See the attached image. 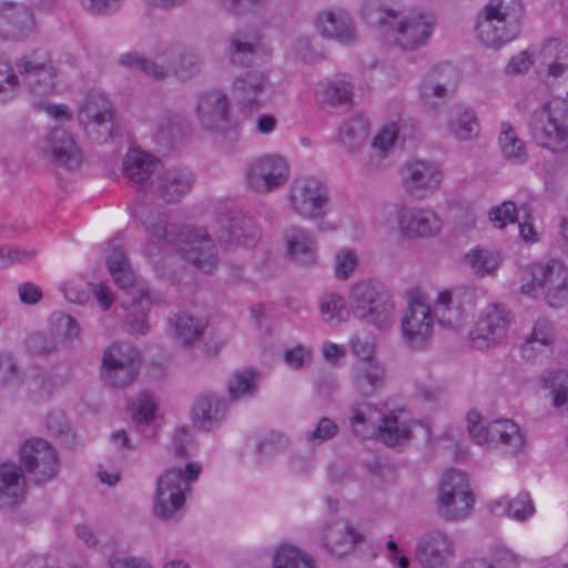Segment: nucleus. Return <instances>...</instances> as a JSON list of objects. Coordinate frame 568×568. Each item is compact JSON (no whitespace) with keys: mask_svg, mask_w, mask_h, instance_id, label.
I'll return each instance as SVG.
<instances>
[{"mask_svg":"<svg viewBox=\"0 0 568 568\" xmlns=\"http://www.w3.org/2000/svg\"><path fill=\"white\" fill-rule=\"evenodd\" d=\"M488 215L496 227L503 229L517 221V207L514 202L505 201L500 205L491 207Z\"/></svg>","mask_w":568,"mask_h":568,"instance_id":"obj_60","label":"nucleus"},{"mask_svg":"<svg viewBox=\"0 0 568 568\" xmlns=\"http://www.w3.org/2000/svg\"><path fill=\"white\" fill-rule=\"evenodd\" d=\"M274 568H316L314 559L291 545L281 546L273 558Z\"/></svg>","mask_w":568,"mask_h":568,"instance_id":"obj_44","label":"nucleus"},{"mask_svg":"<svg viewBox=\"0 0 568 568\" xmlns=\"http://www.w3.org/2000/svg\"><path fill=\"white\" fill-rule=\"evenodd\" d=\"M338 426L328 417H322L313 430L305 434V439L312 445H321L337 435Z\"/></svg>","mask_w":568,"mask_h":568,"instance_id":"obj_59","label":"nucleus"},{"mask_svg":"<svg viewBox=\"0 0 568 568\" xmlns=\"http://www.w3.org/2000/svg\"><path fill=\"white\" fill-rule=\"evenodd\" d=\"M398 138V126L392 122L385 125L374 138L372 148L379 154L385 155L390 148L394 146L396 139Z\"/></svg>","mask_w":568,"mask_h":568,"instance_id":"obj_64","label":"nucleus"},{"mask_svg":"<svg viewBox=\"0 0 568 568\" xmlns=\"http://www.w3.org/2000/svg\"><path fill=\"white\" fill-rule=\"evenodd\" d=\"M227 404L217 394H200L192 408V420L201 430H211L225 418Z\"/></svg>","mask_w":568,"mask_h":568,"instance_id":"obj_34","label":"nucleus"},{"mask_svg":"<svg viewBox=\"0 0 568 568\" xmlns=\"http://www.w3.org/2000/svg\"><path fill=\"white\" fill-rule=\"evenodd\" d=\"M367 121L363 116H355L341 128V138L344 143L353 145L366 139Z\"/></svg>","mask_w":568,"mask_h":568,"instance_id":"obj_56","label":"nucleus"},{"mask_svg":"<svg viewBox=\"0 0 568 568\" xmlns=\"http://www.w3.org/2000/svg\"><path fill=\"white\" fill-rule=\"evenodd\" d=\"M323 320L327 323L341 322L346 318L347 311L344 298L336 293H326L320 300Z\"/></svg>","mask_w":568,"mask_h":568,"instance_id":"obj_51","label":"nucleus"},{"mask_svg":"<svg viewBox=\"0 0 568 568\" xmlns=\"http://www.w3.org/2000/svg\"><path fill=\"white\" fill-rule=\"evenodd\" d=\"M195 114L201 128L214 135H222L234 128L229 95L212 89L196 98Z\"/></svg>","mask_w":568,"mask_h":568,"instance_id":"obj_14","label":"nucleus"},{"mask_svg":"<svg viewBox=\"0 0 568 568\" xmlns=\"http://www.w3.org/2000/svg\"><path fill=\"white\" fill-rule=\"evenodd\" d=\"M509 323L507 311L493 304L487 306L476 323L470 336L477 347L489 346L505 336Z\"/></svg>","mask_w":568,"mask_h":568,"instance_id":"obj_27","label":"nucleus"},{"mask_svg":"<svg viewBox=\"0 0 568 568\" xmlns=\"http://www.w3.org/2000/svg\"><path fill=\"white\" fill-rule=\"evenodd\" d=\"M108 246L110 252L106 255V266L111 276L120 288H131L134 283V274L121 240L114 237L109 241Z\"/></svg>","mask_w":568,"mask_h":568,"instance_id":"obj_36","label":"nucleus"},{"mask_svg":"<svg viewBox=\"0 0 568 568\" xmlns=\"http://www.w3.org/2000/svg\"><path fill=\"white\" fill-rule=\"evenodd\" d=\"M363 534L358 532L346 520L334 519L323 524L320 530L321 546L331 555L341 557L363 541Z\"/></svg>","mask_w":568,"mask_h":568,"instance_id":"obj_25","label":"nucleus"},{"mask_svg":"<svg viewBox=\"0 0 568 568\" xmlns=\"http://www.w3.org/2000/svg\"><path fill=\"white\" fill-rule=\"evenodd\" d=\"M288 205L303 220L317 222L320 231L334 230V224L325 222L331 210L328 187L313 176L296 178L288 189Z\"/></svg>","mask_w":568,"mask_h":568,"instance_id":"obj_6","label":"nucleus"},{"mask_svg":"<svg viewBox=\"0 0 568 568\" xmlns=\"http://www.w3.org/2000/svg\"><path fill=\"white\" fill-rule=\"evenodd\" d=\"M434 314L426 300L412 295L400 317V331L404 343L414 349L425 348L433 335Z\"/></svg>","mask_w":568,"mask_h":568,"instance_id":"obj_11","label":"nucleus"},{"mask_svg":"<svg viewBox=\"0 0 568 568\" xmlns=\"http://www.w3.org/2000/svg\"><path fill=\"white\" fill-rule=\"evenodd\" d=\"M201 466L189 463L185 468H170L158 478L154 500V514L165 520L178 519L183 510L185 493L190 483L195 481Z\"/></svg>","mask_w":568,"mask_h":568,"instance_id":"obj_7","label":"nucleus"},{"mask_svg":"<svg viewBox=\"0 0 568 568\" xmlns=\"http://www.w3.org/2000/svg\"><path fill=\"white\" fill-rule=\"evenodd\" d=\"M42 155L54 165L68 170L78 169L83 160L74 138L62 128L51 130L42 148Z\"/></svg>","mask_w":568,"mask_h":568,"instance_id":"obj_22","label":"nucleus"},{"mask_svg":"<svg viewBox=\"0 0 568 568\" xmlns=\"http://www.w3.org/2000/svg\"><path fill=\"white\" fill-rule=\"evenodd\" d=\"M27 486L22 469L13 463L0 464V508L16 509L26 499Z\"/></svg>","mask_w":568,"mask_h":568,"instance_id":"obj_32","label":"nucleus"},{"mask_svg":"<svg viewBox=\"0 0 568 568\" xmlns=\"http://www.w3.org/2000/svg\"><path fill=\"white\" fill-rule=\"evenodd\" d=\"M545 388L549 389L555 407H562L568 403V372L558 369L549 373L545 378Z\"/></svg>","mask_w":568,"mask_h":568,"instance_id":"obj_50","label":"nucleus"},{"mask_svg":"<svg viewBox=\"0 0 568 568\" xmlns=\"http://www.w3.org/2000/svg\"><path fill=\"white\" fill-rule=\"evenodd\" d=\"M230 61L234 65L250 67L256 61V45L242 34L235 33L230 38Z\"/></svg>","mask_w":568,"mask_h":568,"instance_id":"obj_46","label":"nucleus"},{"mask_svg":"<svg viewBox=\"0 0 568 568\" xmlns=\"http://www.w3.org/2000/svg\"><path fill=\"white\" fill-rule=\"evenodd\" d=\"M38 30L36 12L26 2L0 1V40L23 42L33 37Z\"/></svg>","mask_w":568,"mask_h":568,"instance_id":"obj_15","label":"nucleus"},{"mask_svg":"<svg viewBox=\"0 0 568 568\" xmlns=\"http://www.w3.org/2000/svg\"><path fill=\"white\" fill-rule=\"evenodd\" d=\"M20 89V78L17 69L8 60L0 57V102L13 100Z\"/></svg>","mask_w":568,"mask_h":568,"instance_id":"obj_48","label":"nucleus"},{"mask_svg":"<svg viewBox=\"0 0 568 568\" xmlns=\"http://www.w3.org/2000/svg\"><path fill=\"white\" fill-rule=\"evenodd\" d=\"M134 215L145 227L151 242L158 241L164 250H174L199 271L207 274L214 272L219 256L215 244L205 230L185 226L176 231L169 223L165 213L154 211L146 204H138Z\"/></svg>","mask_w":568,"mask_h":568,"instance_id":"obj_1","label":"nucleus"},{"mask_svg":"<svg viewBox=\"0 0 568 568\" xmlns=\"http://www.w3.org/2000/svg\"><path fill=\"white\" fill-rule=\"evenodd\" d=\"M151 304V296L149 290H139L138 294H132V312H139L142 316L135 317L130 321L132 331L139 334H146L149 332V324L145 320V313Z\"/></svg>","mask_w":568,"mask_h":568,"instance_id":"obj_54","label":"nucleus"},{"mask_svg":"<svg viewBox=\"0 0 568 568\" xmlns=\"http://www.w3.org/2000/svg\"><path fill=\"white\" fill-rule=\"evenodd\" d=\"M471 294L468 292H440L436 300L435 314L439 324L448 327L463 325L471 312Z\"/></svg>","mask_w":568,"mask_h":568,"instance_id":"obj_30","label":"nucleus"},{"mask_svg":"<svg viewBox=\"0 0 568 568\" xmlns=\"http://www.w3.org/2000/svg\"><path fill=\"white\" fill-rule=\"evenodd\" d=\"M290 179V165L278 154H265L254 160L245 172L246 187L255 194L281 189Z\"/></svg>","mask_w":568,"mask_h":568,"instance_id":"obj_12","label":"nucleus"},{"mask_svg":"<svg viewBox=\"0 0 568 568\" xmlns=\"http://www.w3.org/2000/svg\"><path fill=\"white\" fill-rule=\"evenodd\" d=\"M523 16L521 0H489L477 24L480 41L491 48L513 41L520 32Z\"/></svg>","mask_w":568,"mask_h":568,"instance_id":"obj_5","label":"nucleus"},{"mask_svg":"<svg viewBox=\"0 0 568 568\" xmlns=\"http://www.w3.org/2000/svg\"><path fill=\"white\" fill-rule=\"evenodd\" d=\"M80 125L95 142L108 141L113 133V109L106 95L91 90L87 93L78 112Z\"/></svg>","mask_w":568,"mask_h":568,"instance_id":"obj_10","label":"nucleus"},{"mask_svg":"<svg viewBox=\"0 0 568 568\" xmlns=\"http://www.w3.org/2000/svg\"><path fill=\"white\" fill-rule=\"evenodd\" d=\"M457 80L456 68L448 63L429 70L419 85V98L423 105L428 110H436L455 91Z\"/></svg>","mask_w":568,"mask_h":568,"instance_id":"obj_18","label":"nucleus"},{"mask_svg":"<svg viewBox=\"0 0 568 568\" xmlns=\"http://www.w3.org/2000/svg\"><path fill=\"white\" fill-rule=\"evenodd\" d=\"M438 495H443V499L446 501L452 498V496H468L474 495V493L470 489L466 473L449 469L442 477Z\"/></svg>","mask_w":568,"mask_h":568,"instance_id":"obj_45","label":"nucleus"},{"mask_svg":"<svg viewBox=\"0 0 568 568\" xmlns=\"http://www.w3.org/2000/svg\"><path fill=\"white\" fill-rule=\"evenodd\" d=\"M467 258L469 260L474 271L480 275H486L494 272L499 265L498 256L488 250H473L467 255Z\"/></svg>","mask_w":568,"mask_h":568,"instance_id":"obj_55","label":"nucleus"},{"mask_svg":"<svg viewBox=\"0 0 568 568\" xmlns=\"http://www.w3.org/2000/svg\"><path fill=\"white\" fill-rule=\"evenodd\" d=\"M361 13L369 26L387 29L394 26L398 11L386 4L384 0H364Z\"/></svg>","mask_w":568,"mask_h":568,"instance_id":"obj_39","label":"nucleus"},{"mask_svg":"<svg viewBox=\"0 0 568 568\" xmlns=\"http://www.w3.org/2000/svg\"><path fill=\"white\" fill-rule=\"evenodd\" d=\"M14 68L22 82L32 93L47 95L57 85L53 61L45 50H34L16 60Z\"/></svg>","mask_w":568,"mask_h":568,"instance_id":"obj_9","label":"nucleus"},{"mask_svg":"<svg viewBox=\"0 0 568 568\" xmlns=\"http://www.w3.org/2000/svg\"><path fill=\"white\" fill-rule=\"evenodd\" d=\"M20 458L36 483H45L57 475L58 455L54 448L42 438L26 440L20 449Z\"/></svg>","mask_w":568,"mask_h":568,"instance_id":"obj_16","label":"nucleus"},{"mask_svg":"<svg viewBox=\"0 0 568 568\" xmlns=\"http://www.w3.org/2000/svg\"><path fill=\"white\" fill-rule=\"evenodd\" d=\"M528 129L534 143L557 160H568V99L552 98L531 113Z\"/></svg>","mask_w":568,"mask_h":568,"instance_id":"obj_2","label":"nucleus"},{"mask_svg":"<svg viewBox=\"0 0 568 568\" xmlns=\"http://www.w3.org/2000/svg\"><path fill=\"white\" fill-rule=\"evenodd\" d=\"M499 145L501 153L506 159L518 164H524L528 161L526 144L517 135L514 126L509 122L501 123Z\"/></svg>","mask_w":568,"mask_h":568,"instance_id":"obj_40","label":"nucleus"},{"mask_svg":"<svg viewBox=\"0 0 568 568\" xmlns=\"http://www.w3.org/2000/svg\"><path fill=\"white\" fill-rule=\"evenodd\" d=\"M510 518L524 523L531 518L536 511L534 501L530 495L521 491L514 499H509Z\"/></svg>","mask_w":568,"mask_h":568,"instance_id":"obj_58","label":"nucleus"},{"mask_svg":"<svg viewBox=\"0 0 568 568\" xmlns=\"http://www.w3.org/2000/svg\"><path fill=\"white\" fill-rule=\"evenodd\" d=\"M384 385L385 368L378 361H359L353 366L352 386L359 396H374Z\"/></svg>","mask_w":568,"mask_h":568,"instance_id":"obj_35","label":"nucleus"},{"mask_svg":"<svg viewBox=\"0 0 568 568\" xmlns=\"http://www.w3.org/2000/svg\"><path fill=\"white\" fill-rule=\"evenodd\" d=\"M288 438L278 432H271L256 444V450L261 455L271 456L277 454L288 446Z\"/></svg>","mask_w":568,"mask_h":568,"instance_id":"obj_61","label":"nucleus"},{"mask_svg":"<svg viewBox=\"0 0 568 568\" xmlns=\"http://www.w3.org/2000/svg\"><path fill=\"white\" fill-rule=\"evenodd\" d=\"M286 255L295 263L310 266L316 263L318 244L315 235L303 226L292 225L284 232Z\"/></svg>","mask_w":568,"mask_h":568,"instance_id":"obj_31","label":"nucleus"},{"mask_svg":"<svg viewBox=\"0 0 568 568\" xmlns=\"http://www.w3.org/2000/svg\"><path fill=\"white\" fill-rule=\"evenodd\" d=\"M475 496H452L448 500L443 499V495H438L436 499V508L438 515L446 521L465 520L474 509Z\"/></svg>","mask_w":568,"mask_h":568,"instance_id":"obj_38","label":"nucleus"},{"mask_svg":"<svg viewBox=\"0 0 568 568\" xmlns=\"http://www.w3.org/2000/svg\"><path fill=\"white\" fill-rule=\"evenodd\" d=\"M80 2L85 11L99 17H110L123 4V0H80Z\"/></svg>","mask_w":568,"mask_h":568,"instance_id":"obj_62","label":"nucleus"},{"mask_svg":"<svg viewBox=\"0 0 568 568\" xmlns=\"http://www.w3.org/2000/svg\"><path fill=\"white\" fill-rule=\"evenodd\" d=\"M532 285L545 291L546 301L551 307H560L568 296V270L557 260H550L545 266L532 272Z\"/></svg>","mask_w":568,"mask_h":568,"instance_id":"obj_20","label":"nucleus"},{"mask_svg":"<svg viewBox=\"0 0 568 568\" xmlns=\"http://www.w3.org/2000/svg\"><path fill=\"white\" fill-rule=\"evenodd\" d=\"M315 28L323 37L341 43H349L355 39L352 18L342 8L320 11L315 18Z\"/></svg>","mask_w":568,"mask_h":568,"instance_id":"obj_33","label":"nucleus"},{"mask_svg":"<svg viewBox=\"0 0 568 568\" xmlns=\"http://www.w3.org/2000/svg\"><path fill=\"white\" fill-rule=\"evenodd\" d=\"M119 63L125 68L139 70L156 80L163 79L168 73L163 65L148 60L135 52L122 54Z\"/></svg>","mask_w":568,"mask_h":568,"instance_id":"obj_49","label":"nucleus"},{"mask_svg":"<svg viewBox=\"0 0 568 568\" xmlns=\"http://www.w3.org/2000/svg\"><path fill=\"white\" fill-rule=\"evenodd\" d=\"M466 420L468 433L478 445L501 447L511 455L519 453L525 446L519 426L510 419H496L486 425L478 412L470 410Z\"/></svg>","mask_w":568,"mask_h":568,"instance_id":"obj_8","label":"nucleus"},{"mask_svg":"<svg viewBox=\"0 0 568 568\" xmlns=\"http://www.w3.org/2000/svg\"><path fill=\"white\" fill-rule=\"evenodd\" d=\"M554 341L552 326L547 320H539L536 322L530 337L521 347V355L527 361L536 358V352L549 346Z\"/></svg>","mask_w":568,"mask_h":568,"instance_id":"obj_43","label":"nucleus"},{"mask_svg":"<svg viewBox=\"0 0 568 568\" xmlns=\"http://www.w3.org/2000/svg\"><path fill=\"white\" fill-rule=\"evenodd\" d=\"M323 102L332 106L348 105L352 103V85L344 81H332L326 84L322 93Z\"/></svg>","mask_w":568,"mask_h":568,"instance_id":"obj_52","label":"nucleus"},{"mask_svg":"<svg viewBox=\"0 0 568 568\" xmlns=\"http://www.w3.org/2000/svg\"><path fill=\"white\" fill-rule=\"evenodd\" d=\"M136 426L149 425L154 418L155 404L151 397L142 393L128 406Z\"/></svg>","mask_w":568,"mask_h":568,"instance_id":"obj_53","label":"nucleus"},{"mask_svg":"<svg viewBox=\"0 0 568 568\" xmlns=\"http://www.w3.org/2000/svg\"><path fill=\"white\" fill-rule=\"evenodd\" d=\"M435 18L432 13L414 10L399 17L390 27L396 42L404 50H415L425 45L433 33Z\"/></svg>","mask_w":568,"mask_h":568,"instance_id":"obj_17","label":"nucleus"},{"mask_svg":"<svg viewBox=\"0 0 568 568\" xmlns=\"http://www.w3.org/2000/svg\"><path fill=\"white\" fill-rule=\"evenodd\" d=\"M400 233L409 239L430 237L438 233L440 219L429 209L402 206L396 212Z\"/></svg>","mask_w":568,"mask_h":568,"instance_id":"obj_23","label":"nucleus"},{"mask_svg":"<svg viewBox=\"0 0 568 568\" xmlns=\"http://www.w3.org/2000/svg\"><path fill=\"white\" fill-rule=\"evenodd\" d=\"M444 179V172L434 161L414 159L400 169L403 191L414 200H425L436 193Z\"/></svg>","mask_w":568,"mask_h":568,"instance_id":"obj_13","label":"nucleus"},{"mask_svg":"<svg viewBox=\"0 0 568 568\" xmlns=\"http://www.w3.org/2000/svg\"><path fill=\"white\" fill-rule=\"evenodd\" d=\"M351 425L353 430L363 437L377 434L390 447L408 442L415 429L423 430L426 437L429 436L428 429L423 424L400 420L394 413L383 415L368 404L353 409Z\"/></svg>","mask_w":568,"mask_h":568,"instance_id":"obj_4","label":"nucleus"},{"mask_svg":"<svg viewBox=\"0 0 568 568\" xmlns=\"http://www.w3.org/2000/svg\"><path fill=\"white\" fill-rule=\"evenodd\" d=\"M268 89V73L263 70L244 72L233 82V95L242 110L258 106Z\"/></svg>","mask_w":568,"mask_h":568,"instance_id":"obj_26","label":"nucleus"},{"mask_svg":"<svg viewBox=\"0 0 568 568\" xmlns=\"http://www.w3.org/2000/svg\"><path fill=\"white\" fill-rule=\"evenodd\" d=\"M193 182L194 176L186 168L161 169L150 191L168 203H176L191 191Z\"/></svg>","mask_w":568,"mask_h":568,"instance_id":"obj_28","label":"nucleus"},{"mask_svg":"<svg viewBox=\"0 0 568 568\" xmlns=\"http://www.w3.org/2000/svg\"><path fill=\"white\" fill-rule=\"evenodd\" d=\"M358 260L351 250L339 251L335 255V275L339 280L348 278L356 270Z\"/></svg>","mask_w":568,"mask_h":568,"instance_id":"obj_63","label":"nucleus"},{"mask_svg":"<svg viewBox=\"0 0 568 568\" xmlns=\"http://www.w3.org/2000/svg\"><path fill=\"white\" fill-rule=\"evenodd\" d=\"M258 373L252 368L235 371L229 382L227 389L233 400L252 398L257 392Z\"/></svg>","mask_w":568,"mask_h":568,"instance_id":"obj_42","label":"nucleus"},{"mask_svg":"<svg viewBox=\"0 0 568 568\" xmlns=\"http://www.w3.org/2000/svg\"><path fill=\"white\" fill-rule=\"evenodd\" d=\"M202 60L194 52H182L173 63L174 73L182 80H186L200 72Z\"/></svg>","mask_w":568,"mask_h":568,"instance_id":"obj_57","label":"nucleus"},{"mask_svg":"<svg viewBox=\"0 0 568 568\" xmlns=\"http://www.w3.org/2000/svg\"><path fill=\"white\" fill-rule=\"evenodd\" d=\"M204 327L205 323L202 320L186 314L179 315L174 322L175 336L182 345H189L200 338Z\"/></svg>","mask_w":568,"mask_h":568,"instance_id":"obj_47","label":"nucleus"},{"mask_svg":"<svg viewBox=\"0 0 568 568\" xmlns=\"http://www.w3.org/2000/svg\"><path fill=\"white\" fill-rule=\"evenodd\" d=\"M348 307L358 321L378 329H388L395 322L393 295L378 282L359 281L348 294Z\"/></svg>","mask_w":568,"mask_h":568,"instance_id":"obj_3","label":"nucleus"},{"mask_svg":"<svg viewBox=\"0 0 568 568\" xmlns=\"http://www.w3.org/2000/svg\"><path fill=\"white\" fill-rule=\"evenodd\" d=\"M50 331L55 342L72 344L81 338V326L71 315L54 312L50 316Z\"/></svg>","mask_w":568,"mask_h":568,"instance_id":"obj_41","label":"nucleus"},{"mask_svg":"<svg viewBox=\"0 0 568 568\" xmlns=\"http://www.w3.org/2000/svg\"><path fill=\"white\" fill-rule=\"evenodd\" d=\"M138 373V363L133 358L125 357L120 346H112L104 352L101 378L105 385L123 388L136 378Z\"/></svg>","mask_w":568,"mask_h":568,"instance_id":"obj_24","label":"nucleus"},{"mask_svg":"<svg viewBox=\"0 0 568 568\" xmlns=\"http://www.w3.org/2000/svg\"><path fill=\"white\" fill-rule=\"evenodd\" d=\"M122 170L130 182L144 191H150L161 170V163L149 153L130 150L123 160Z\"/></svg>","mask_w":568,"mask_h":568,"instance_id":"obj_29","label":"nucleus"},{"mask_svg":"<svg viewBox=\"0 0 568 568\" xmlns=\"http://www.w3.org/2000/svg\"><path fill=\"white\" fill-rule=\"evenodd\" d=\"M448 130L459 141H467L476 136L479 132V124L475 112L463 105L452 108Z\"/></svg>","mask_w":568,"mask_h":568,"instance_id":"obj_37","label":"nucleus"},{"mask_svg":"<svg viewBox=\"0 0 568 568\" xmlns=\"http://www.w3.org/2000/svg\"><path fill=\"white\" fill-rule=\"evenodd\" d=\"M217 239L225 246H254L258 230L253 220L240 210H231L219 219Z\"/></svg>","mask_w":568,"mask_h":568,"instance_id":"obj_21","label":"nucleus"},{"mask_svg":"<svg viewBox=\"0 0 568 568\" xmlns=\"http://www.w3.org/2000/svg\"><path fill=\"white\" fill-rule=\"evenodd\" d=\"M455 544L442 530L426 531L416 545V559L423 568H446L453 560Z\"/></svg>","mask_w":568,"mask_h":568,"instance_id":"obj_19","label":"nucleus"}]
</instances>
